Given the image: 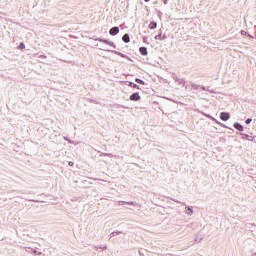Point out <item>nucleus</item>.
Masks as SVG:
<instances>
[{
    "instance_id": "ea45409f",
    "label": "nucleus",
    "mask_w": 256,
    "mask_h": 256,
    "mask_svg": "<svg viewBox=\"0 0 256 256\" xmlns=\"http://www.w3.org/2000/svg\"><path fill=\"white\" fill-rule=\"evenodd\" d=\"M164 5H167V0H164Z\"/></svg>"
},
{
    "instance_id": "393cba45",
    "label": "nucleus",
    "mask_w": 256,
    "mask_h": 256,
    "mask_svg": "<svg viewBox=\"0 0 256 256\" xmlns=\"http://www.w3.org/2000/svg\"><path fill=\"white\" fill-rule=\"evenodd\" d=\"M100 157H113V154L103 152L101 153Z\"/></svg>"
},
{
    "instance_id": "7ed1b4c3",
    "label": "nucleus",
    "mask_w": 256,
    "mask_h": 256,
    "mask_svg": "<svg viewBox=\"0 0 256 256\" xmlns=\"http://www.w3.org/2000/svg\"><path fill=\"white\" fill-rule=\"evenodd\" d=\"M110 53H113L114 55H117L118 57H122V59H126L127 61H130L133 63V59L129 57L127 54H123V52L117 51V50H108Z\"/></svg>"
},
{
    "instance_id": "c85d7f7f",
    "label": "nucleus",
    "mask_w": 256,
    "mask_h": 256,
    "mask_svg": "<svg viewBox=\"0 0 256 256\" xmlns=\"http://www.w3.org/2000/svg\"><path fill=\"white\" fill-rule=\"evenodd\" d=\"M252 121H253L252 118H247V119L245 120V123H246V125H251Z\"/></svg>"
},
{
    "instance_id": "7c9ffc66",
    "label": "nucleus",
    "mask_w": 256,
    "mask_h": 256,
    "mask_svg": "<svg viewBox=\"0 0 256 256\" xmlns=\"http://www.w3.org/2000/svg\"><path fill=\"white\" fill-rule=\"evenodd\" d=\"M252 143H256V136H250V140Z\"/></svg>"
},
{
    "instance_id": "f8f14e48",
    "label": "nucleus",
    "mask_w": 256,
    "mask_h": 256,
    "mask_svg": "<svg viewBox=\"0 0 256 256\" xmlns=\"http://www.w3.org/2000/svg\"><path fill=\"white\" fill-rule=\"evenodd\" d=\"M203 117H206V119H210V121H214V123L217 121L215 117H213L211 114H207L203 111L200 112Z\"/></svg>"
},
{
    "instance_id": "4c0bfd02",
    "label": "nucleus",
    "mask_w": 256,
    "mask_h": 256,
    "mask_svg": "<svg viewBox=\"0 0 256 256\" xmlns=\"http://www.w3.org/2000/svg\"><path fill=\"white\" fill-rule=\"evenodd\" d=\"M220 41H225V37H220Z\"/></svg>"
},
{
    "instance_id": "2f4dec72",
    "label": "nucleus",
    "mask_w": 256,
    "mask_h": 256,
    "mask_svg": "<svg viewBox=\"0 0 256 256\" xmlns=\"http://www.w3.org/2000/svg\"><path fill=\"white\" fill-rule=\"evenodd\" d=\"M171 201H174V203H178L179 205H181V201L174 199V198H170Z\"/></svg>"
},
{
    "instance_id": "412c9836",
    "label": "nucleus",
    "mask_w": 256,
    "mask_h": 256,
    "mask_svg": "<svg viewBox=\"0 0 256 256\" xmlns=\"http://www.w3.org/2000/svg\"><path fill=\"white\" fill-rule=\"evenodd\" d=\"M177 83H178V85H182L183 87H185V84L187 82L185 81V79L179 78Z\"/></svg>"
},
{
    "instance_id": "f3484780",
    "label": "nucleus",
    "mask_w": 256,
    "mask_h": 256,
    "mask_svg": "<svg viewBox=\"0 0 256 256\" xmlns=\"http://www.w3.org/2000/svg\"><path fill=\"white\" fill-rule=\"evenodd\" d=\"M242 35H244V37H247L248 39H256V33H242Z\"/></svg>"
},
{
    "instance_id": "b1692460",
    "label": "nucleus",
    "mask_w": 256,
    "mask_h": 256,
    "mask_svg": "<svg viewBox=\"0 0 256 256\" xmlns=\"http://www.w3.org/2000/svg\"><path fill=\"white\" fill-rule=\"evenodd\" d=\"M149 28H150V29H156V28H157V23H156V22H151V23L149 24Z\"/></svg>"
},
{
    "instance_id": "473e14b6",
    "label": "nucleus",
    "mask_w": 256,
    "mask_h": 256,
    "mask_svg": "<svg viewBox=\"0 0 256 256\" xmlns=\"http://www.w3.org/2000/svg\"><path fill=\"white\" fill-rule=\"evenodd\" d=\"M99 249H102V251H105L107 249V245H100Z\"/></svg>"
},
{
    "instance_id": "0eeeda50",
    "label": "nucleus",
    "mask_w": 256,
    "mask_h": 256,
    "mask_svg": "<svg viewBox=\"0 0 256 256\" xmlns=\"http://www.w3.org/2000/svg\"><path fill=\"white\" fill-rule=\"evenodd\" d=\"M139 53L142 55V57H147L149 55V51L147 50V47L141 46L139 47Z\"/></svg>"
},
{
    "instance_id": "a19ab883",
    "label": "nucleus",
    "mask_w": 256,
    "mask_h": 256,
    "mask_svg": "<svg viewBox=\"0 0 256 256\" xmlns=\"http://www.w3.org/2000/svg\"><path fill=\"white\" fill-rule=\"evenodd\" d=\"M149 1H151V0H145L146 3H149Z\"/></svg>"
},
{
    "instance_id": "c03bdc74",
    "label": "nucleus",
    "mask_w": 256,
    "mask_h": 256,
    "mask_svg": "<svg viewBox=\"0 0 256 256\" xmlns=\"http://www.w3.org/2000/svg\"><path fill=\"white\" fill-rule=\"evenodd\" d=\"M122 109H125V106H121Z\"/></svg>"
},
{
    "instance_id": "cd10ccee",
    "label": "nucleus",
    "mask_w": 256,
    "mask_h": 256,
    "mask_svg": "<svg viewBox=\"0 0 256 256\" xmlns=\"http://www.w3.org/2000/svg\"><path fill=\"white\" fill-rule=\"evenodd\" d=\"M226 129L229 130L228 133H229L230 135L233 134V133H235V129H233V128L229 127V126H227Z\"/></svg>"
},
{
    "instance_id": "6ab92c4d",
    "label": "nucleus",
    "mask_w": 256,
    "mask_h": 256,
    "mask_svg": "<svg viewBox=\"0 0 256 256\" xmlns=\"http://www.w3.org/2000/svg\"><path fill=\"white\" fill-rule=\"evenodd\" d=\"M123 232L119 231V230H115L112 233H110V237H117L118 235H122Z\"/></svg>"
},
{
    "instance_id": "f03ea898",
    "label": "nucleus",
    "mask_w": 256,
    "mask_h": 256,
    "mask_svg": "<svg viewBox=\"0 0 256 256\" xmlns=\"http://www.w3.org/2000/svg\"><path fill=\"white\" fill-rule=\"evenodd\" d=\"M190 85H191V88H190L191 91H199L201 89L202 91H208V93H216L215 90L209 89L208 87L203 85L195 84L193 82H191Z\"/></svg>"
},
{
    "instance_id": "f704fd0d",
    "label": "nucleus",
    "mask_w": 256,
    "mask_h": 256,
    "mask_svg": "<svg viewBox=\"0 0 256 256\" xmlns=\"http://www.w3.org/2000/svg\"><path fill=\"white\" fill-rule=\"evenodd\" d=\"M68 165H69V167H74L75 162H73V161H69V162H68Z\"/></svg>"
},
{
    "instance_id": "6e6552de",
    "label": "nucleus",
    "mask_w": 256,
    "mask_h": 256,
    "mask_svg": "<svg viewBox=\"0 0 256 256\" xmlns=\"http://www.w3.org/2000/svg\"><path fill=\"white\" fill-rule=\"evenodd\" d=\"M234 129H236L237 131H240V133H243V131H245V127H243V125L239 122H235L233 124Z\"/></svg>"
},
{
    "instance_id": "c9c22d12",
    "label": "nucleus",
    "mask_w": 256,
    "mask_h": 256,
    "mask_svg": "<svg viewBox=\"0 0 256 256\" xmlns=\"http://www.w3.org/2000/svg\"><path fill=\"white\" fill-rule=\"evenodd\" d=\"M46 58L47 56L45 54L39 56V59H46Z\"/></svg>"
},
{
    "instance_id": "72a5a7b5",
    "label": "nucleus",
    "mask_w": 256,
    "mask_h": 256,
    "mask_svg": "<svg viewBox=\"0 0 256 256\" xmlns=\"http://www.w3.org/2000/svg\"><path fill=\"white\" fill-rule=\"evenodd\" d=\"M183 87H185V89H190V91H191V84H185V86H183Z\"/></svg>"
},
{
    "instance_id": "1a4fd4ad",
    "label": "nucleus",
    "mask_w": 256,
    "mask_h": 256,
    "mask_svg": "<svg viewBox=\"0 0 256 256\" xmlns=\"http://www.w3.org/2000/svg\"><path fill=\"white\" fill-rule=\"evenodd\" d=\"M119 205L121 206H125V205H129L131 207H137V203L134 201H119Z\"/></svg>"
},
{
    "instance_id": "2eb2a0df",
    "label": "nucleus",
    "mask_w": 256,
    "mask_h": 256,
    "mask_svg": "<svg viewBox=\"0 0 256 256\" xmlns=\"http://www.w3.org/2000/svg\"><path fill=\"white\" fill-rule=\"evenodd\" d=\"M240 135H241V139L243 141H250V139H251V136L247 133L240 132Z\"/></svg>"
},
{
    "instance_id": "bb28decb",
    "label": "nucleus",
    "mask_w": 256,
    "mask_h": 256,
    "mask_svg": "<svg viewBox=\"0 0 256 256\" xmlns=\"http://www.w3.org/2000/svg\"><path fill=\"white\" fill-rule=\"evenodd\" d=\"M172 79H174L175 83H177L179 81V76H177L175 73H173Z\"/></svg>"
},
{
    "instance_id": "9d476101",
    "label": "nucleus",
    "mask_w": 256,
    "mask_h": 256,
    "mask_svg": "<svg viewBox=\"0 0 256 256\" xmlns=\"http://www.w3.org/2000/svg\"><path fill=\"white\" fill-rule=\"evenodd\" d=\"M154 39L158 40V41H165V39H167V34L166 33H158Z\"/></svg>"
},
{
    "instance_id": "9b49d317",
    "label": "nucleus",
    "mask_w": 256,
    "mask_h": 256,
    "mask_svg": "<svg viewBox=\"0 0 256 256\" xmlns=\"http://www.w3.org/2000/svg\"><path fill=\"white\" fill-rule=\"evenodd\" d=\"M64 141H67L69 145H79V142H76L75 140H71L69 136H63Z\"/></svg>"
},
{
    "instance_id": "4468645a",
    "label": "nucleus",
    "mask_w": 256,
    "mask_h": 256,
    "mask_svg": "<svg viewBox=\"0 0 256 256\" xmlns=\"http://www.w3.org/2000/svg\"><path fill=\"white\" fill-rule=\"evenodd\" d=\"M28 253H31L32 255H43V252H39L34 248L28 247Z\"/></svg>"
},
{
    "instance_id": "423d86ee",
    "label": "nucleus",
    "mask_w": 256,
    "mask_h": 256,
    "mask_svg": "<svg viewBox=\"0 0 256 256\" xmlns=\"http://www.w3.org/2000/svg\"><path fill=\"white\" fill-rule=\"evenodd\" d=\"M129 99L131 101H141V95L139 94V92H134L130 95Z\"/></svg>"
},
{
    "instance_id": "39448f33",
    "label": "nucleus",
    "mask_w": 256,
    "mask_h": 256,
    "mask_svg": "<svg viewBox=\"0 0 256 256\" xmlns=\"http://www.w3.org/2000/svg\"><path fill=\"white\" fill-rule=\"evenodd\" d=\"M220 119H221V121H229V119H231V113L221 112L220 113Z\"/></svg>"
},
{
    "instance_id": "20e7f679",
    "label": "nucleus",
    "mask_w": 256,
    "mask_h": 256,
    "mask_svg": "<svg viewBox=\"0 0 256 256\" xmlns=\"http://www.w3.org/2000/svg\"><path fill=\"white\" fill-rule=\"evenodd\" d=\"M123 85H126L127 87H131L132 89H141V86H139L138 84L131 82V81H123Z\"/></svg>"
},
{
    "instance_id": "a878e982",
    "label": "nucleus",
    "mask_w": 256,
    "mask_h": 256,
    "mask_svg": "<svg viewBox=\"0 0 256 256\" xmlns=\"http://www.w3.org/2000/svg\"><path fill=\"white\" fill-rule=\"evenodd\" d=\"M148 39H149V37H147V36H143V37H142V41H143V43H145L146 45H149V41H148Z\"/></svg>"
},
{
    "instance_id": "c756f323",
    "label": "nucleus",
    "mask_w": 256,
    "mask_h": 256,
    "mask_svg": "<svg viewBox=\"0 0 256 256\" xmlns=\"http://www.w3.org/2000/svg\"><path fill=\"white\" fill-rule=\"evenodd\" d=\"M68 37H70V39H79V36H75L73 34H68Z\"/></svg>"
},
{
    "instance_id": "37998d69",
    "label": "nucleus",
    "mask_w": 256,
    "mask_h": 256,
    "mask_svg": "<svg viewBox=\"0 0 256 256\" xmlns=\"http://www.w3.org/2000/svg\"><path fill=\"white\" fill-rule=\"evenodd\" d=\"M33 201V203H37V201L36 200H32Z\"/></svg>"
},
{
    "instance_id": "f257e3e1",
    "label": "nucleus",
    "mask_w": 256,
    "mask_h": 256,
    "mask_svg": "<svg viewBox=\"0 0 256 256\" xmlns=\"http://www.w3.org/2000/svg\"><path fill=\"white\" fill-rule=\"evenodd\" d=\"M81 37H88V39H93L94 41H99V43H103L104 45H108L109 47H112V49H117V45L115 42L111 41L107 38H101V37H95V36H85L84 34H80Z\"/></svg>"
},
{
    "instance_id": "5701e85b",
    "label": "nucleus",
    "mask_w": 256,
    "mask_h": 256,
    "mask_svg": "<svg viewBox=\"0 0 256 256\" xmlns=\"http://www.w3.org/2000/svg\"><path fill=\"white\" fill-rule=\"evenodd\" d=\"M215 123H217V125H219L220 127H223L224 129H226L227 125L224 124L223 122H220L219 120H216Z\"/></svg>"
},
{
    "instance_id": "ddd939ff",
    "label": "nucleus",
    "mask_w": 256,
    "mask_h": 256,
    "mask_svg": "<svg viewBox=\"0 0 256 256\" xmlns=\"http://www.w3.org/2000/svg\"><path fill=\"white\" fill-rule=\"evenodd\" d=\"M122 41H123V43H131V37L129 36V33H125L122 36Z\"/></svg>"
},
{
    "instance_id": "79ce46f5",
    "label": "nucleus",
    "mask_w": 256,
    "mask_h": 256,
    "mask_svg": "<svg viewBox=\"0 0 256 256\" xmlns=\"http://www.w3.org/2000/svg\"><path fill=\"white\" fill-rule=\"evenodd\" d=\"M252 256H256V253L254 252V253H252Z\"/></svg>"
},
{
    "instance_id": "aec40b11",
    "label": "nucleus",
    "mask_w": 256,
    "mask_h": 256,
    "mask_svg": "<svg viewBox=\"0 0 256 256\" xmlns=\"http://www.w3.org/2000/svg\"><path fill=\"white\" fill-rule=\"evenodd\" d=\"M134 81L138 85H146V83L142 79H140V78H135Z\"/></svg>"
},
{
    "instance_id": "58836bf2",
    "label": "nucleus",
    "mask_w": 256,
    "mask_h": 256,
    "mask_svg": "<svg viewBox=\"0 0 256 256\" xmlns=\"http://www.w3.org/2000/svg\"><path fill=\"white\" fill-rule=\"evenodd\" d=\"M139 255H140V256H145V255L143 254V252H141V251H139Z\"/></svg>"
},
{
    "instance_id": "4be33fe9",
    "label": "nucleus",
    "mask_w": 256,
    "mask_h": 256,
    "mask_svg": "<svg viewBox=\"0 0 256 256\" xmlns=\"http://www.w3.org/2000/svg\"><path fill=\"white\" fill-rule=\"evenodd\" d=\"M109 33H119V27H113L109 30Z\"/></svg>"
},
{
    "instance_id": "dca6fc26",
    "label": "nucleus",
    "mask_w": 256,
    "mask_h": 256,
    "mask_svg": "<svg viewBox=\"0 0 256 256\" xmlns=\"http://www.w3.org/2000/svg\"><path fill=\"white\" fill-rule=\"evenodd\" d=\"M185 213H186V215H193V207L192 206H186Z\"/></svg>"
},
{
    "instance_id": "a211bd4d",
    "label": "nucleus",
    "mask_w": 256,
    "mask_h": 256,
    "mask_svg": "<svg viewBox=\"0 0 256 256\" xmlns=\"http://www.w3.org/2000/svg\"><path fill=\"white\" fill-rule=\"evenodd\" d=\"M16 49L18 51H25V42H20Z\"/></svg>"
},
{
    "instance_id": "e433bc0d",
    "label": "nucleus",
    "mask_w": 256,
    "mask_h": 256,
    "mask_svg": "<svg viewBox=\"0 0 256 256\" xmlns=\"http://www.w3.org/2000/svg\"><path fill=\"white\" fill-rule=\"evenodd\" d=\"M110 35H111L112 37H115V36L117 35V33H110Z\"/></svg>"
}]
</instances>
